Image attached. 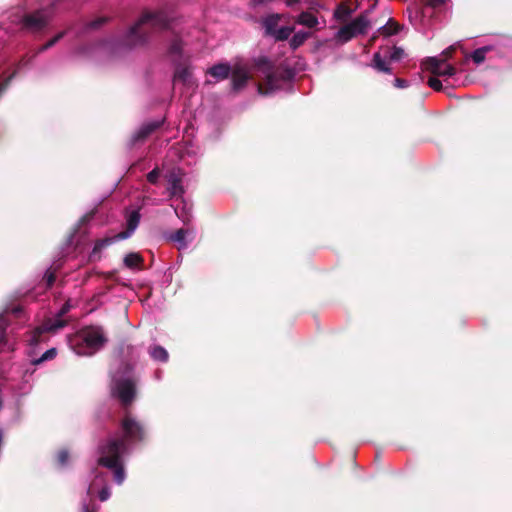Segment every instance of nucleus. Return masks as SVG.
I'll list each match as a JSON object with an SVG mask.
<instances>
[{
  "instance_id": "f257e3e1",
  "label": "nucleus",
  "mask_w": 512,
  "mask_h": 512,
  "mask_svg": "<svg viewBox=\"0 0 512 512\" xmlns=\"http://www.w3.org/2000/svg\"><path fill=\"white\" fill-rule=\"evenodd\" d=\"M122 431L123 436L121 438L110 439L106 445L101 447V456L98 460L100 465L114 471V480L118 484H122L125 480L121 456L126 451V442L141 440L144 433L140 424L130 416L123 419Z\"/></svg>"
},
{
  "instance_id": "f03ea898",
  "label": "nucleus",
  "mask_w": 512,
  "mask_h": 512,
  "mask_svg": "<svg viewBox=\"0 0 512 512\" xmlns=\"http://www.w3.org/2000/svg\"><path fill=\"white\" fill-rule=\"evenodd\" d=\"M168 16L162 12H149L146 11L142 14L140 19L132 26L126 36V41L129 46H136L146 40L148 30L158 31L168 27Z\"/></svg>"
},
{
  "instance_id": "7ed1b4c3",
  "label": "nucleus",
  "mask_w": 512,
  "mask_h": 512,
  "mask_svg": "<svg viewBox=\"0 0 512 512\" xmlns=\"http://www.w3.org/2000/svg\"><path fill=\"white\" fill-rule=\"evenodd\" d=\"M105 343V338L100 328H85L69 339L72 350L77 355L89 356L97 352Z\"/></svg>"
},
{
  "instance_id": "20e7f679",
  "label": "nucleus",
  "mask_w": 512,
  "mask_h": 512,
  "mask_svg": "<svg viewBox=\"0 0 512 512\" xmlns=\"http://www.w3.org/2000/svg\"><path fill=\"white\" fill-rule=\"evenodd\" d=\"M230 73L235 90L241 89L253 74L252 70L244 63H236L232 68L228 64L220 63L207 70V75L213 77L215 82L226 79Z\"/></svg>"
},
{
  "instance_id": "39448f33",
  "label": "nucleus",
  "mask_w": 512,
  "mask_h": 512,
  "mask_svg": "<svg viewBox=\"0 0 512 512\" xmlns=\"http://www.w3.org/2000/svg\"><path fill=\"white\" fill-rule=\"evenodd\" d=\"M71 306L72 305H71L70 301H67L63 305L58 316L55 319H48L41 326L35 328L31 332V334L27 340L29 342V345L34 346V345L42 342L44 340L43 339L44 333L55 332L58 329L64 327L65 321L62 320L61 317L70 310Z\"/></svg>"
},
{
  "instance_id": "423d86ee",
  "label": "nucleus",
  "mask_w": 512,
  "mask_h": 512,
  "mask_svg": "<svg viewBox=\"0 0 512 512\" xmlns=\"http://www.w3.org/2000/svg\"><path fill=\"white\" fill-rule=\"evenodd\" d=\"M140 221V214L137 210H133L127 215V230L117 234L114 238H105L98 240L94 246V249L90 255L91 260H96L98 258V253L108 245H110L115 240L126 239L132 235V233L136 230Z\"/></svg>"
},
{
  "instance_id": "0eeeda50",
  "label": "nucleus",
  "mask_w": 512,
  "mask_h": 512,
  "mask_svg": "<svg viewBox=\"0 0 512 512\" xmlns=\"http://www.w3.org/2000/svg\"><path fill=\"white\" fill-rule=\"evenodd\" d=\"M112 392L123 404H129L135 395V385L130 375V370H126L123 375L115 374L113 376Z\"/></svg>"
},
{
  "instance_id": "6e6552de",
  "label": "nucleus",
  "mask_w": 512,
  "mask_h": 512,
  "mask_svg": "<svg viewBox=\"0 0 512 512\" xmlns=\"http://www.w3.org/2000/svg\"><path fill=\"white\" fill-rule=\"evenodd\" d=\"M368 26L369 22L365 17H357L350 23L341 27L337 32L336 37L338 40L342 42H347L353 37L365 33Z\"/></svg>"
},
{
  "instance_id": "1a4fd4ad",
  "label": "nucleus",
  "mask_w": 512,
  "mask_h": 512,
  "mask_svg": "<svg viewBox=\"0 0 512 512\" xmlns=\"http://www.w3.org/2000/svg\"><path fill=\"white\" fill-rule=\"evenodd\" d=\"M254 71L259 72L267 80V88L263 89L261 85L258 86V92L260 94H268L273 88V76H272V65L266 57H259L255 60Z\"/></svg>"
},
{
  "instance_id": "9d476101",
  "label": "nucleus",
  "mask_w": 512,
  "mask_h": 512,
  "mask_svg": "<svg viewBox=\"0 0 512 512\" xmlns=\"http://www.w3.org/2000/svg\"><path fill=\"white\" fill-rule=\"evenodd\" d=\"M425 67L437 76H452L455 72L454 67L443 59L430 58L425 62Z\"/></svg>"
},
{
  "instance_id": "9b49d317",
  "label": "nucleus",
  "mask_w": 512,
  "mask_h": 512,
  "mask_svg": "<svg viewBox=\"0 0 512 512\" xmlns=\"http://www.w3.org/2000/svg\"><path fill=\"white\" fill-rule=\"evenodd\" d=\"M174 82H181L184 86L187 87H196V81L192 76L190 66L186 64L177 65L174 72Z\"/></svg>"
},
{
  "instance_id": "f8f14e48",
  "label": "nucleus",
  "mask_w": 512,
  "mask_h": 512,
  "mask_svg": "<svg viewBox=\"0 0 512 512\" xmlns=\"http://www.w3.org/2000/svg\"><path fill=\"white\" fill-rule=\"evenodd\" d=\"M48 21V17L44 11H37L34 14L23 16L20 22L25 26L33 29L43 27Z\"/></svg>"
},
{
  "instance_id": "ddd939ff",
  "label": "nucleus",
  "mask_w": 512,
  "mask_h": 512,
  "mask_svg": "<svg viewBox=\"0 0 512 512\" xmlns=\"http://www.w3.org/2000/svg\"><path fill=\"white\" fill-rule=\"evenodd\" d=\"M297 23L308 28H314L318 24V19L309 12H302L297 18Z\"/></svg>"
},
{
  "instance_id": "4468645a",
  "label": "nucleus",
  "mask_w": 512,
  "mask_h": 512,
  "mask_svg": "<svg viewBox=\"0 0 512 512\" xmlns=\"http://www.w3.org/2000/svg\"><path fill=\"white\" fill-rule=\"evenodd\" d=\"M168 182H169V191H170V194L172 196H177V195H181L183 190H182V187L180 185V179L178 178V176L173 172L171 173L169 179H168Z\"/></svg>"
},
{
  "instance_id": "2eb2a0df",
  "label": "nucleus",
  "mask_w": 512,
  "mask_h": 512,
  "mask_svg": "<svg viewBox=\"0 0 512 512\" xmlns=\"http://www.w3.org/2000/svg\"><path fill=\"white\" fill-rule=\"evenodd\" d=\"M189 231L185 229L177 230L173 235H171L170 239L177 243L178 249H183L187 246L186 237Z\"/></svg>"
},
{
  "instance_id": "dca6fc26",
  "label": "nucleus",
  "mask_w": 512,
  "mask_h": 512,
  "mask_svg": "<svg viewBox=\"0 0 512 512\" xmlns=\"http://www.w3.org/2000/svg\"><path fill=\"white\" fill-rule=\"evenodd\" d=\"M150 356L157 361L165 362L168 360V352L161 346H154L150 349Z\"/></svg>"
},
{
  "instance_id": "f3484780",
  "label": "nucleus",
  "mask_w": 512,
  "mask_h": 512,
  "mask_svg": "<svg viewBox=\"0 0 512 512\" xmlns=\"http://www.w3.org/2000/svg\"><path fill=\"white\" fill-rule=\"evenodd\" d=\"M309 37V33L304 31H299L295 33L290 41V45L292 48L296 49L300 45L304 43V41Z\"/></svg>"
},
{
  "instance_id": "a211bd4d",
  "label": "nucleus",
  "mask_w": 512,
  "mask_h": 512,
  "mask_svg": "<svg viewBox=\"0 0 512 512\" xmlns=\"http://www.w3.org/2000/svg\"><path fill=\"white\" fill-rule=\"evenodd\" d=\"M292 32V27L285 26L274 30L271 35H273L277 40H285L291 35Z\"/></svg>"
},
{
  "instance_id": "6ab92c4d",
  "label": "nucleus",
  "mask_w": 512,
  "mask_h": 512,
  "mask_svg": "<svg viewBox=\"0 0 512 512\" xmlns=\"http://www.w3.org/2000/svg\"><path fill=\"white\" fill-rule=\"evenodd\" d=\"M159 124H160L159 122H152V123L143 125L136 135L137 139L143 138V137L147 136L148 134H150L153 130H155L159 126Z\"/></svg>"
},
{
  "instance_id": "aec40b11",
  "label": "nucleus",
  "mask_w": 512,
  "mask_h": 512,
  "mask_svg": "<svg viewBox=\"0 0 512 512\" xmlns=\"http://www.w3.org/2000/svg\"><path fill=\"white\" fill-rule=\"evenodd\" d=\"M141 262V257L137 253H130L124 258V263L129 268L137 267Z\"/></svg>"
},
{
  "instance_id": "412c9836",
  "label": "nucleus",
  "mask_w": 512,
  "mask_h": 512,
  "mask_svg": "<svg viewBox=\"0 0 512 512\" xmlns=\"http://www.w3.org/2000/svg\"><path fill=\"white\" fill-rule=\"evenodd\" d=\"M279 18V15H271L265 19L264 25L268 34L271 35L272 32L276 30L275 27L279 21Z\"/></svg>"
},
{
  "instance_id": "4be33fe9",
  "label": "nucleus",
  "mask_w": 512,
  "mask_h": 512,
  "mask_svg": "<svg viewBox=\"0 0 512 512\" xmlns=\"http://www.w3.org/2000/svg\"><path fill=\"white\" fill-rule=\"evenodd\" d=\"M373 61H374V67L377 70H379L381 72H385V73L390 72V69L387 66L386 61L381 58V55L379 53H376L374 55V60Z\"/></svg>"
},
{
  "instance_id": "5701e85b",
  "label": "nucleus",
  "mask_w": 512,
  "mask_h": 512,
  "mask_svg": "<svg viewBox=\"0 0 512 512\" xmlns=\"http://www.w3.org/2000/svg\"><path fill=\"white\" fill-rule=\"evenodd\" d=\"M488 51L487 47L476 49L472 54L471 58L476 64H480L485 60L486 53Z\"/></svg>"
},
{
  "instance_id": "b1692460",
  "label": "nucleus",
  "mask_w": 512,
  "mask_h": 512,
  "mask_svg": "<svg viewBox=\"0 0 512 512\" xmlns=\"http://www.w3.org/2000/svg\"><path fill=\"white\" fill-rule=\"evenodd\" d=\"M350 14V11L348 8L344 6H339L336 11L334 12V17L339 21H345Z\"/></svg>"
},
{
  "instance_id": "393cba45",
  "label": "nucleus",
  "mask_w": 512,
  "mask_h": 512,
  "mask_svg": "<svg viewBox=\"0 0 512 512\" xmlns=\"http://www.w3.org/2000/svg\"><path fill=\"white\" fill-rule=\"evenodd\" d=\"M380 31L383 35L390 36L398 32V26L396 23L389 22L387 25L381 27Z\"/></svg>"
},
{
  "instance_id": "a878e982",
  "label": "nucleus",
  "mask_w": 512,
  "mask_h": 512,
  "mask_svg": "<svg viewBox=\"0 0 512 512\" xmlns=\"http://www.w3.org/2000/svg\"><path fill=\"white\" fill-rule=\"evenodd\" d=\"M56 356V349L52 348V349H49L47 350L42 356L41 358L37 359L34 361V364H38V363H41L45 360H49V359H53L54 357Z\"/></svg>"
},
{
  "instance_id": "bb28decb",
  "label": "nucleus",
  "mask_w": 512,
  "mask_h": 512,
  "mask_svg": "<svg viewBox=\"0 0 512 512\" xmlns=\"http://www.w3.org/2000/svg\"><path fill=\"white\" fill-rule=\"evenodd\" d=\"M404 56V50L399 47H393L390 53V60L397 61L402 59Z\"/></svg>"
},
{
  "instance_id": "cd10ccee",
  "label": "nucleus",
  "mask_w": 512,
  "mask_h": 512,
  "mask_svg": "<svg viewBox=\"0 0 512 512\" xmlns=\"http://www.w3.org/2000/svg\"><path fill=\"white\" fill-rule=\"evenodd\" d=\"M428 85L436 90V91H440L441 88H442V83L440 80H438L437 78L435 77H431L429 80H428Z\"/></svg>"
},
{
  "instance_id": "c85d7f7f",
  "label": "nucleus",
  "mask_w": 512,
  "mask_h": 512,
  "mask_svg": "<svg viewBox=\"0 0 512 512\" xmlns=\"http://www.w3.org/2000/svg\"><path fill=\"white\" fill-rule=\"evenodd\" d=\"M111 493H110V489L109 487L107 486H104L100 491H99V499L101 501H106L109 499Z\"/></svg>"
},
{
  "instance_id": "c756f323",
  "label": "nucleus",
  "mask_w": 512,
  "mask_h": 512,
  "mask_svg": "<svg viewBox=\"0 0 512 512\" xmlns=\"http://www.w3.org/2000/svg\"><path fill=\"white\" fill-rule=\"evenodd\" d=\"M101 482H102V479L99 477H96V479L90 484V486L88 488V494L92 496L96 492L98 484Z\"/></svg>"
},
{
  "instance_id": "7c9ffc66",
  "label": "nucleus",
  "mask_w": 512,
  "mask_h": 512,
  "mask_svg": "<svg viewBox=\"0 0 512 512\" xmlns=\"http://www.w3.org/2000/svg\"><path fill=\"white\" fill-rule=\"evenodd\" d=\"M68 460V452L65 450H62L58 453V462L60 465L66 464Z\"/></svg>"
},
{
  "instance_id": "2f4dec72",
  "label": "nucleus",
  "mask_w": 512,
  "mask_h": 512,
  "mask_svg": "<svg viewBox=\"0 0 512 512\" xmlns=\"http://www.w3.org/2000/svg\"><path fill=\"white\" fill-rule=\"evenodd\" d=\"M181 52V43L179 41H175L170 46V54H179Z\"/></svg>"
},
{
  "instance_id": "473e14b6",
  "label": "nucleus",
  "mask_w": 512,
  "mask_h": 512,
  "mask_svg": "<svg viewBox=\"0 0 512 512\" xmlns=\"http://www.w3.org/2000/svg\"><path fill=\"white\" fill-rule=\"evenodd\" d=\"M159 177V171L157 169L152 170L148 175L147 179L150 183H156Z\"/></svg>"
},
{
  "instance_id": "72a5a7b5",
  "label": "nucleus",
  "mask_w": 512,
  "mask_h": 512,
  "mask_svg": "<svg viewBox=\"0 0 512 512\" xmlns=\"http://www.w3.org/2000/svg\"><path fill=\"white\" fill-rule=\"evenodd\" d=\"M63 36L62 33L58 34L57 36H55L52 40H50L49 42H47L42 48L41 50H46L50 47H52L61 37Z\"/></svg>"
},
{
  "instance_id": "f704fd0d",
  "label": "nucleus",
  "mask_w": 512,
  "mask_h": 512,
  "mask_svg": "<svg viewBox=\"0 0 512 512\" xmlns=\"http://www.w3.org/2000/svg\"><path fill=\"white\" fill-rule=\"evenodd\" d=\"M5 325H6L5 319L2 316H0V341L6 343V340H5L4 334H3Z\"/></svg>"
},
{
  "instance_id": "c9c22d12",
  "label": "nucleus",
  "mask_w": 512,
  "mask_h": 512,
  "mask_svg": "<svg viewBox=\"0 0 512 512\" xmlns=\"http://www.w3.org/2000/svg\"><path fill=\"white\" fill-rule=\"evenodd\" d=\"M395 86L398 87V88H404L407 86V83L405 80H402V79H396L395 80Z\"/></svg>"
},
{
  "instance_id": "e433bc0d",
  "label": "nucleus",
  "mask_w": 512,
  "mask_h": 512,
  "mask_svg": "<svg viewBox=\"0 0 512 512\" xmlns=\"http://www.w3.org/2000/svg\"><path fill=\"white\" fill-rule=\"evenodd\" d=\"M427 5L436 6L443 2V0H423Z\"/></svg>"
},
{
  "instance_id": "4c0bfd02",
  "label": "nucleus",
  "mask_w": 512,
  "mask_h": 512,
  "mask_svg": "<svg viewBox=\"0 0 512 512\" xmlns=\"http://www.w3.org/2000/svg\"><path fill=\"white\" fill-rule=\"evenodd\" d=\"M46 279H47V283L48 285H52V283L54 282L55 280V277L52 273L50 272H47L46 275H45Z\"/></svg>"
},
{
  "instance_id": "58836bf2",
  "label": "nucleus",
  "mask_w": 512,
  "mask_h": 512,
  "mask_svg": "<svg viewBox=\"0 0 512 512\" xmlns=\"http://www.w3.org/2000/svg\"><path fill=\"white\" fill-rule=\"evenodd\" d=\"M103 21H104L103 19H99V20H97V21H94V22H92V23H91V27H92V28H96V27H98V26H99Z\"/></svg>"
},
{
  "instance_id": "ea45409f",
  "label": "nucleus",
  "mask_w": 512,
  "mask_h": 512,
  "mask_svg": "<svg viewBox=\"0 0 512 512\" xmlns=\"http://www.w3.org/2000/svg\"><path fill=\"white\" fill-rule=\"evenodd\" d=\"M287 6H293L294 4L298 3L299 0H285Z\"/></svg>"
},
{
  "instance_id": "a19ab883",
  "label": "nucleus",
  "mask_w": 512,
  "mask_h": 512,
  "mask_svg": "<svg viewBox=\"0 0 512 512\" xmlns=\"http://www.w3.org/2000/svg\"><path fill=\"white\" fill-rule=\"evenodd\" d=\"M84 512H94L93 510H90L87 506L84 507Z\"/></svg>"
},
{
  "instance_id": "79ce46f5",
  "label": "nucleus",
  "mask_w": 512,
  "mask_h": 512,
  "mask_svg": "<svg viewBox=\"0 0 512 512\" xmlns=\"http://www.w3.org/2000/svg\"><path fill=\"white\" fill-rule=\"evenodd\" d=\"M4 89H5V85L1 84L0 85V94L2 93V91H4Z\"/></svg>"
},
{
  "instance_id": "37998d69",
  "label": "nucleus",
  "mask_w": 512,
  "mask_h": 512,
  "mask_svg": "<svg viewBox=\"0 0 512 512\" xmlns=\"http://www.w3.org/2000/svg\"><path fill=\"white\" fill-rule=\"evenodd\" d=\"M175 212L180 217L179 212H178V208H175Z\"/></svg>"
}]
</instances>
